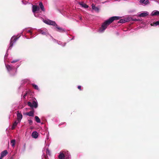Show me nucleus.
<instances>
[{"instance_id": "obj_1", "label": "nucleus", "mask_w": 159, "mask_h": 159, "mask_svg": "<svg viewBox=\"0 0 159 159\" xmlns=\"http://www.w3.org/2000/svg\"><path fill=\"white\" fill-rule=\"evenodd\" d=\"M7 54V53L4 57V61L6 67L8 72L11 76L15 75L17 73V68L19 67L20 65L19 59H15L11 61V63L12 64V66L7 65L6 63Z\"/></svg>"}, {"instance_id": "obj_2", "label": "nucleus", "mask_w": 159, "mask_h": 159, "mask_svg": "<svg viewBox=\"0 0 159 159\" xmlns=\"http://www.w3.org/2000/svg\"><path fill=\"white\" fill-rule=\"evenodd\" d=\"M120 18V17L118 16H114L110 18L102 23L101 26L98 30V32L99 33H103L108 26L114 20H119Z\"/></svg>"}, {"instance_id": "obj_3", "label": "nucleus", "mask_w": 159, "mask_h": 159, "mask_svg": "<svg viewBox=\"0 0 159 159\" xmlns=\"http://www.w3.org/2000/svg\"><path fill=\"white\" fill-rule=\"evenodd\" d=\"M43 21L44 23L47 25L55 26L57 29V30L59 32L63 33L66 31L65 29L58 26L55 21L51 20L48 19L45 20L43 19Z\"/></svg>"}, {"instance_id": "obj_4", "label": "nucleus", "mask_w": 159, "mask_h": 159, "mask_svg": "<svg viewBox=\"0 0 159 159\" xmlns=\"http://www.w3.org/2000/svg\"><path fill=\"white\" fill-rule=\"evenodd\" d=\"M20 36H14L11 38L10 43L7 49V52L9 50H11L13 45L16 43V41L18 39Z\"/></svg>"}, {"instance_id": "obj_5", "label": "nucleus", "mask_w": 159, "mask_h": 159, "mask_svg": "<svg viewBox=\"0 0 159 159\" xmlns=\"http://www.w3.org/2000/svg\"><path fill=\"white\" fill-rule=\"evenodd\" d=\"M58 157L59 159H71L70 155L68 151L66 152L65 154L60 152Z\"/></svg>"}, {"instance_id": "obj_6", "label": "nucleus", "mask_w": 159, "mask_h": 159, "mask_svg": "<svg viewBox=\"0 0 159 159\" xmlns=\"http://www.w3.org/2000/svg\"><path fill=\"white\" fill-rule=\"evenodd\" d=\"M15 112L16 113V115L17 116V119L11 127L12 129H13L15 128L17 126L18 123L19 122L20 120V113L19 112V111H15Z\"/></svg>"}, {"instance_id": "obj_7", "label": "nucleus", "mask_w": 159, "mask_h": 159, "mask_svg": "<svg viewBox=\"0 0 159 159\" xmlns=\"http://www.w3.org/2000/svg\"><path fill=\"white\" fill-rule=\"evenodd\" d=\"M27 104L28 106L32 109L34 108H36L38 107V102L36 99H35V100L33 101L32 102H28Z\"/></svg>"}, {"instance_id": "obj_8", "label": "nucleus", "mask_w": 159, "mask_h": 159, "mask_svg": "<svg viewBox=\"0 0 159 159\" xmlns=\"http://www.w3.org/2000/svg\"><path fill=\"white\" fill-rule=\"evenodd\" d=\"M38 31L40 32L42 34L45 35L48 37L50 35L49 34L47 30L45 28L39 29L38 30Z\"/></svg>"}, {"instance_id": "obj_9", "label": "nucleus", "mask_w": 159, "mask_h": 159, "mask_svg": "<svg viewBox=\"0 0 159 159\" xmlns=\"http://www.w3.org/2000/svg\"><path fill=\"white\" fill-rule=\"evenodd\" d=\"M132 20V18L129 17H128L125 19H120L118 22L119 23H123L125 22H128Z\"/></svg>"}, {"instance_id": "obj_10", "label": "nucleus", "mask_w": 159, "mask_h": 159, "mask_svg": "<svg viewBox=\"0 0 159 159\" xmlns=\"http://www.w3.org/2000/svg\"><path fill=\"white\" fill-rule=\"evenodd\" d=\"M27 33H29L31 35L32 34L30 30H28V28H26L23 30L22 33H20V36L21 35L23 36L24 34L25 35Z\"/></svg>"}, {"instance_id": "obj_11", "label": "nucleus", "mask_w": 159, "mask_h": 159, "mask_svg": "<svg viewBox=\"0 0 159 159\" xmlns=\"http://www.w3.org/2000/svg\"><path fill=\"white\" fill-rule=\"evenodd\" d=\"M149 13L147 11H144L141 13H138V16L139 17H145L148 15Z\"/></svg>"}, {"instance_id": "obj_12", "label": "nucleus", "mask_w": 159, "mask_h": 159, "mask_svg": "<svg viewBox=\"0 0 159 159\" xmlns=\"http://www.w3.org/2000/svg\"><path fill=\"white\" fill-rule=\"evenodd\" d=\"M139 2L141 4L147 5L149 4L150 2L148 0H140Z\"/></svg>"}, {"instance_id": "obj_13", "label": "nucleus", "mask_w": 159, "mask_h": 159, "mask_svg": "<svg viewBox=\"0 0 159 159\" xmlns=\"http://www.w3.org/2000/svg\"><path fill=\"white\" fill-rule=\"evenodd\" d=\"M38 133L36 131H33L32 134V137L35 139L37 138L38 137Z\"/></svg>"}, {"instance_id": "obj_14", "label": "nucleus", "mask_w": 159, "mask_h": 159, "mask_svg": "<svg viewBox=\"0 0 159 159\" xmlns=\"http://www.w3.org/2000/svg\"><path fill=\"white\" fill-rule=\"evenodd\" d=\"M7 153L8 152L7 150L3 151L1 152L0 157H1V158L2 159V157L5 156Z\"/></svg>"}, {"instance_id": "obj_15", "label": "nucleus", "mask_w": 159, "mask_h": 159, "mask_svg": "<svg viewBox=\"0 0 159 159\" xmlns=\"http://www.w3.org/2000/svg\"><path fill=\"white\" fill-rule=\"evenodd\" d=\"M34 110H31L29 112L26 113V115L29 116L33 117L34 116Z\"/></svg>"}, {"instance_id": "obj_16", "label": "nucleus", "mask_w": 159, "mask_h": 159, "mask_svg": "<svg viewBox=\"0 0 159 159\" xmlns=\"http://www.w3.org/2000/svg\"><path fill=\"white\" fill-rule=\"evenodd\" d=\"M39 11H32L33 12L35 17H39Z\"/></svg>"}, {"instance_id": "obj_17", "label": "nucleus", "mask_w": 159, "mask_h": 159, "mask_svg": "<svg viewBox=\"0 0 159 159\" xmlns=\"http://www.w3.org/2000/svg\"><path fill=\"white\" fill-rule=\"evenodd\" d=\"M80 5L82 7H83L85 9L89 7L88 5L82 2L80 3Z\"/></svg>"}, {"instance_id": "obj_18", "label": "nucleus", "mask_w": 159, "mask_h": 159, "mask_svg": "<svg viewBox=\"0 0 159 159\" xmlns=\"http://www.w3.org/2000/svg\"><path fill=\"white\" fill-rule=\"evenodd\" d=\"M152 16H155L159 15V11H153L151 14Z\"/></svg>"}, {"instance_id": "obj_19", "label": "nucleus", "mask_w": 159, "mask_h": 159, "mask_svg": "<svg viewBox=\"0 0 159 159\" xmlns=\"http://www.w3.org/2000/svg\"><path fill=\"white\" fill-rule=\"evenodd\" d=\"M49 39L50 40V39H52V40L53 41V42H54V43H57L58 42V40H56V39L53 38V37L50 35V36H49Z\"/></svg>"}, {"instance_id": "obj_20", "label": "nucleus", "mask_w": 159, "mask_h": 159, "mask_svg": "<svg viewBox=\"0 0 159 159\" xmlns=\"http://www.w3.org/2000/svg\"><path fill=\"white\" fill-rule=\"evenodd\" d=\"M32 86L34 88V89L37 90L39 91V89L37 85L34 84H31Z\"/></svg>"}, {"instance_id": "obj_21", "label": "nucleus", "mask_w": 159, "mask_h": 159, "mask_svg": "<svg viewBox=\"0 0 159 159\" xmlns=\"http://www.w3.org/2000/svg\"><path fill=\"white\" fill-rule=\"evenodd\" d=\"M57 44L62 46L64 47L66 45V43H63L61 41H58Z\"/></svg>"}, {"instance_id": "obj_22", "label": "nucleus", "mask_w": 159, "mask_h": 159, "mask_svg": "<svg viewBox=\"0 0 159 159\" xmlns=\"http://www.w3.org/2000/svg\"><path fill=\"white\" fill-rule=\"evenodd\" d=\"M92 7L93 10H99V9L98 7H96L95 5L93 4L92 5Z\"/></svg>"}, {"instance_id": "obj_23", "label": "nucleus", "mask_w": 159, "mask_h": 159, "mask_svg": "<svg viewBox=\"0 0 159 159\" xmlns=\"http://www.w3.org/2000/svg\"><path fill=\"white\" fill-rule=\"evenodd\" d=\"M16 144V141L15 139H13L11 141V144L12 147H14Z\"/></svg>"}, {"instance_id": "obj_24", "label": "nucleus", "mask_w": 159, "mask_h": 159, "mask_svg": "<svg viewBox=\"0 0 159 159\" xmlns=\"http://www.w3.org/2000/svg\"><path fill=\"white\" fill-rule=\"evenodd\" d=\"M35 118L36 121L37 123H40L41 121L40 119L39 118L38 116H35Z\"/></svg>"}, {"instance_id": "obj_25", "label": "nucleus", "mask_w": 159, "mask_h": 159, "mask_svg": "<svg viewBox=\"0 0 159 159\" xmlns=\"http://www.w3.org/2000/svg\"><path fill=\"white\" fill-rule=\"evenodd\" d=\"M39 5L41 10H44V7L42 2H40L39 3Z\"/></svg>"}, {"instance_id": "obj_26", "label": "nucleus", "mask_w": 159, "mask_h": 159, "mask_svg": "<svg viewBox=\"0 0 159 159\" xmlns=\"http://www.w3.org/2000/svg\"><path fill=\"white\" fill-rule=\"evenodd\" d=\"M44 11H39V17H41L42 16H43V14L44 13Z\"/></svg>"}, {"instance_id": "obj_27", "label": "nucleus", "mask_w": 159, "mask_h": 159, "mask_svg": "<svg viewBox=\"0 0 159 159\" xmlns=\"http://www.w3.org/2000/svg\"><path fill=\"white\" fill-rule=\"evenodd\" d=\"M39 9V7L36 5H33V10H38Z\"/></svg>"}, {"instance_id": "obj_28", "label": "nucleus", "mask_w": 159, "mask_h": 159, "mask_svg": "<svg viewBox=\"0 0 159 159\" xmlns=\"http://www.w3.org/2000/svg\"><path fill=\"white\" fill-rule=\"evenodd\" d=\"M28 121L30 125H32L33 124V121L31 120H28Z\"/></svg>"}, {"instance_id": "obj_29", "label": "nucleus", "mask_w": 159, "mask_h": 159, "mask_svg": "<svg viewBox=\"0 0 159 159\" xmlns=\"http://www.w3.org/2000/svg\"><path fill=\"white\" fill-rule=\"evenodd\" d=\"M46 153L47 154H48V155H50V151L49 150V149H48V148H47L46 149Z\"/></svg>"}, {"instance_id": "obj_30", "label": "nucleus", "mask_w": 159, "mask_h": 159, "mask_svg": "<svg viewBox=\"0 0 159 159\" xmlns=\"http://www.w3.org/2000/svg\"><path fill=\"white\" fill-rule=\"evenodd\" d=\"M28 94V93L26 92L25 93V94L23 96V98L24 99H25L26 97L27 96Z\"/></svg>"}, {"instance_id": "obj_31", "label": "nucleus", "mask_w": 159, "mask_h": 159, "mask_svg": "<svg viewBox=\"0 0 159 159\" xmlns=\"http://www.w3.org/2000/svg\"><path fill=\"white\" fill-rule=\"evenodd\" d=\"M28 80H24L21 81V83H25Z\"/></svg>"}, {"instance_id": "obj_32", "label": "nucleus", "mask_w": 159, "mask_h": 159, "mask_svg": "<svg viewBox=\"0 0 159 159\" xmlns=\"http://www.w3.org/2000/svg\"><path fill=\"white\" fill-rule=\"evenodd\" d=\"M132 20L134 21H139V20L137 19H132V20Z\"/></svg>"}, {"instance_id": "obj_33", "label": "nucleus", "mask_w": 159, "mask_h": 159, "mask_svg": "<svg viewBox=\"0 0 159 159\" xmlns=\"http://www.w3.org/2000/svg\"><path fill=\"white\" fill-rule=\"evenodd\" d=\"M78 88L80 90H81V86H78Z\"/></svg>"}, {"instance_id": "obj_34", "label": "nucleus", "mask_w": 159, "mask_h": 159, "mask_svg": "<svg viewBox=\"0 0 159 159\" xmlns=\"http://www.w3.org/2000/svg\"><path fill=\"white\" fill-rule=\"evenodd\" d=\"M22 115L20 113V120L22 119Z\"/></svg>"}, {"instance_id": "obj_35", "label": "nucleus", "mask_w": 159, "mask_h": 159, "mask_svg": "<svg viewBox=\"0 0 159 159\" xmlns=\"http://www.w3.org/2000/svg\"><path fill=\"white\" fill-rule=\"evenodd\" d=\"M60 11V13H61V14H63V15H63L61 12V11Z\"/></svg>"}, {"instance_id": "obj_36", "label": "nucleus", "mask_w": 159, "mask_h": 159, "mask_svg": "<svg viewBox=\"0 0 159 159\" xmlns=\"http://www.w3.org/2000/svg\"><path fill=\"white\" fill-rule=\"evenodd\" d=\"M79 18H80V19L81 20L82 19V18L81 17H80Z\"/></svg>"}, {"instance_id": "obj_37", "label": "nucleus", "mask_w": 159, "mask_h": 159, "mask_svg": "<svg viewBox=\"0 0 159 159\" xmlns=\"http://www.w3.org/2000/svg\"><path fill=\"white\" fill-rule=\"evenodd\" d=\"M63 124V123H61V124H59V125H61V124Z\"/></svg>"}, {"instance_id": "obj_38", "label": "nucleus", "mask_w": 159, "mask_h": 159, "mask_svg": "<svg viewBox=\"0 0 159 159\" xmlns=\"http://www.w3.org/2000/svg\"><path fill=\"white\" fill-rule=\"evenodd\" d=\"M25 38H26L27 39H29V38H26V36H25Z\"/></svg>"}, {"instance_id": "obj_39", "label": "nucleus", "mask_w": 159, "mask_h": 159, "mask_svg": "<svg viewBox=\"0 0 159 159\" xmlns=\"http://www.w3.org/2000/svg\"><path fill=\"white\" fill-rule=\"evenodd\" d=\"M24 147L25 148V144H24Z\"/></svg>"}, {"instance_id": "obj_40", "label": "nucleus", "mask_w": 159, "mask_h": 159, "mask_svg": "<svg viewBox=\"0 0 159 159\" xmlns=\"http://www.w3.org/2000/svg\"><path fill=\"white\" fill-rule=\"evenodd\" d=\"M0 159H2L1 158V157H0Z\"/></svg>"}, {"instance_id": "obj_41", "label": "nucleus", "mask_w": 159, "mask_h": 159, "mask_svg": "<svg viewBox=\"0 0 159 159\" xmlns=\"http://www.w3.org/2000/svg\"><path fill=\"white\" fill-rule=\"evenodd\" d=\"M97 11V12H98V11L97 10V11Z\"/></svg>"}, {"instance_id": "obj_42", "label": "nucleus", "mask_w": 159, "mask_h": 159, "mask_svg": "<svg viewBox=\"0 0 159 159\" xmlns=\"http://www.w3.org/2000/svg\"><path fill=\"white\" fill-rule=\"evenodd\" d=\"M24 150H25V149L23 150V151H24Z\"/></svg>"}]
</instances>
